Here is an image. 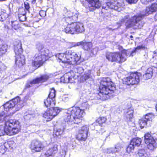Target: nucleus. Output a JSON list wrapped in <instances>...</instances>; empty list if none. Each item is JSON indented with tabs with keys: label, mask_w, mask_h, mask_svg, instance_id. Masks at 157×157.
Instances as JSON below:
<instances>
[{
	"label": "nucleus",
	"mask_w": 157,
	"mask_h": 157,
	"mask_svg": "<svg viewBox=\"0 0 157 157\" xmlns=\"http://www.w3.org/2000/svg\"><path fill=\"white\" fill-rule=\"evenodd\" d=\"M89 101H84L82 106L84 108L81 109L78 107H73L68 109L66 112L65 120L69 125L74 124H78L82 121V118L84 115L85 109H89L90 105Z\"/></svg>",
	"instance_id": "nucleus-1"
},
{
	"label": "nucleus",
	"mask_w": 157,
	"mask_h": 157,
	"mask_svg": "<svg viewBox=\"0 0 157 157\" xmlns=\"http://www.w3.org/2000/svg\"><path fill=\"white\" fill-rule=\"evenodd\" d=\"M155 12H157V3L152 4L151 6L147 7L144 11L139 14L132 17L130 19L129 26L135 29H141L144 24L142 20L144 16Z\"/></svg>",
	"instance_id": "nucleus-2"
},
{
	"label": "nucleus",
	"mask_w": 157,
	"mask_h": 157,
	"mask_svg": "<svg viewBox=\"0 0 157 157\" xmlns=\"http://www.w3.org/2000/svg\"><path fill=\"white\" fill-rule=\"evenodd\" d=\"M100 83V92L98 94L97 98L102 100H105L111 96V94L115 90V87L108 78H103Z\"/></svg>",
	"instance_id": "nucleus-3"
},
{
	"label": "nucleus",
	"mask_w": 157,
	"mask_h": 157,
	"mask_svg": "<svg viewBox=\"0 0 157 157\" xmlns=\"http://www.w3.org/2000/svg\"><path fill=\"white\" fill-rule=\"evenodd\" d=\"M19 122L15 120L10 119L4 122L3 125H0V136L6 133L12 136L17 133L20 130Z\"/></svg>",
	"instance_id": "nucleus-4"
},
{
	"label": "nucleus",
	"mask_w": 157,
	"mask_h": 157,
	"mask_svg": "<svg viewBox=\"0 0 157 157\" xmlns=\"http://www.w3.org/2000/svg\"><path fill=\"white\" fill-rule=\"evenodd\" d=\"M38 51L33 57V65L36 67L42 66L44 61L48 58V50L40 45L38 49Z\"/></svg>",
	"instance_id": "nucleus-5"
},
{
	"label": "nucleus",
	"mask_w": 157,
	"mask_h": 157,
	"mask_svg": "<svg viewBox=\"0 0 157 157\" xmlns=\"http://www.w3.org/2000/svg\"><path fill=\"white\" fill-rule=\"evenodd\" d=\"M128 51L124 50L121 53H108L106 56V58L111 62L122 63L126 60V57L129 55Z\"/></svg>",
	"instance_id": "nucleus-6"
},
{
	"label": "nucleus",
	"mask_w": 157,
	"mask_h": 157,
	"mask_svg": "<svg viewBox=\"0 0 157 157\" xmlns=\"http://www.w3.org/2000/svg\"><path fill=\"white\" fill-rule=\"evenodd\" d=\"M85 31L82 23L79 22L68 23L67 27L64 29L66 33L74 34L82 33Z\"/></svg>",
	"instance_id": "nucleus-7"
},
{
	"label": "nucleus",
	"mask_w": 157,
	"mask_h": 157,
	"mask_svg": "<svg viewBox=\"0 0 157 157\" xmlns=\"http://www.w3.org/2000/svg\"><path fill=\"white\" fill-rule=\"evenodd\" d=\"M67 63L71 64H78L81 58V54L78 56L76 53L71 50H67L65 52Z\"/></svg>",
	"instance_id": "nucleus-8"
},
{
	"label": "nucleus",
	"mask_w": 157,
	"mask_h": 157,
	"mask_svg": "<svg viewBox=\"0 0 157 157\" xmlns=\"http://www.w3.org/2000/svg\"><path fill=\"white\" fill-rule=\"evenodd\" d=\"M123 6L124 4L121 2H119L117 1L110 0L109 2L104 4L102 8L107 10L108 9H111L120 11L123 10Z\"/></svg>",
	"instance_id": "nucleus-9"
},
{
	"label": "nucleus",
	"mask_w": 157,
	"mask_h": 157,
	"mask_svg": "<svg viewBox=\"0 0 157 157\" xmlns=\"http://www.w3.org/2000/svg\"><path fill=\"white\" fill-rule=\"evenodd\" d=\"M19 99L18 98H15L11 100L6 102L4 105L0 107V122L2 121L5 114V113L3 111V109L7 111L10 109L12 108L16 105Z\"/></svg>",
	"instance_id": "nucleus-10"
},
{
	"label": "nucleus",
	"mask_w": 157,
	"mask_h": 157,
	"mask_svg": "<svg viewBox=\"0 0 157 157\" xmlns=\"http://www.w3.org/2000/svg\"><path fill=\"white\" fill-rule=\"evenodd\" d=\"M140 76L141 74L140 73H131L129 76L123 78V82L128 85L137 84L140 82Z\"/></svg>",
	"instance_id": "nucleus-11"
},
{
	"label": "nucleus",
	"mask_w": 157,
	"mask_h": 157,
	"mask_svg": "<svg viewBox=\"0 0 157 157\" xmlns=\"http://www.w3.org/2000/svg\"><path fill=\"white\" fill-rule=\"evenodd\" d=\"M155 116L152 113L146 114L139 120V124L141 128L147 126H150L151 122L154 118Z\"/></svg>",
	"instance_id": "nucleus-12"
},
{
	"label": "nucleus",
	"mask_w": 157,
	"mask_h": 157,
	"mask_svg": "<svg viewBox=\"0 0 157 157\" xmlns=\"http://www.w3.org/2000/svg\"><path fill=\"white\" fill-rule=\"evenodd\" d=\"M60 112V110L58 107H51L48 109L43 114V117L50 121L56 116Z\"/></svg>",
	"instance_id": "nucleus-13"
},
{
	"label": "nucleus",
	"mask_w": 157,
	"mask_h": 157,
	"mask_svg": "<svg viewBox=\"0 0 157 157\" xmlns=\"http://www.w3.org/2000/svg\"><path fill=\"white\" fill-rule=\"evenodd\" d=\"M89 128L87 125H85L82 127L79 131L78 134L77 138L79 140L85 141L87 139Z\"/></svg>",
	"instance_id": "nucleus-14"
},
{
	"label": "nucleus",
	"mask_w": 157,
	"mask_h": 157,
	"mask_svg": "<svg viewBox=\"0 0 157 157\" xmlns=\"http://www.w3.org/2000/svg\"><path fill=\"white\" fill-rule=\"evenodd\" d=\"M44 146L42 142L39 140H34L31 143V148L36 152H39L43 150Z\"/></svg>",
	"instance_id": "nucleus-15"
},
{
	"label": "nucleus",
	"mask_w": 157,
	"mask_h": 157,
	"mask_svg": "<svg viewBox=\"0 0 157 157\" xmlns=\"http://www.w3.org/2000/svg\"><path fill=\"white\" fill-rule=\"evenodd\" d=\"M88 3V6L89 10L91 11H93L96 8H100L101 6V4L99 0H86Z\"/></svg>",
	"instance_id": "nucleus-16"
},
{
	"label": "nucleus",
	"mask_w": 157,
	"mask_h": 157,
	"mask_svg": "<svg viewBox=\"0 0 157 157\" xmlns=\"http://www.w3.org/2000/svg\"><path fill=\"white\" fill-rule=\"evenodd\" d=\"M75 75L72 71L66 73L63 76V77H62L61 80H63V82L66 83H73L74 79V78Z\"/></svg>",
	"instance_id": "nucleus-17"
},
{
	"label": "nucleus",
	"mask_w": 157,
	"mask_h": 157,
	"mask_svg": "<svg viewBox=\"0 0 157 157\" xmlns=\"http://www.w3.org/2000/svg\"><path fill=\"white\" fill-rule=\"evenodd\" d=\"M49 78V76L47 75H44L41 76L40 77L37 78L31 81L30 84L27 85L26 86L29 87L32 86L33 84L43 82L46 81Z\"/></svg>",
	"instance_id": "nucleus-18"
},
{
	"label": "nucleus",
	"mask_w": 157,
	"mask_h": 157,
	"mask_svg": "<svg viewBox=\"0 0 157 157\" xmlns=\"http://www.w3.org/2000/svg\"><path fill=\"white\" fill-rule=\"evenodd\" d=\"M13 49L15 56L21 55L23 52V49L21 42L19 40L15 41L14 43Z\"/></svg>",
	"instance_id": "nucleus-19"
},
{
	"label": "nucleus",
	"mask_w": 157,
	"mask_h": 157,
	"mask_svg": "<svg viewBox=\"0 0 157 157\" xmlns=\"http://www.w3.org/2000/svg\"><path fill=\"white\" fill-rule=\"evenodd\" d=\"M78 13L77 11L74 10L72 11H70L68 13V16L66 18V21L67 23H69V21L76 20Z\"/></svg>",
	"instance_id": "nucleus-20"
},
{
	"label": "nucleus",
	"mask_w": 157,
	"mask_h": 157,
	"mask_svg": "<svg viewBox=\"0 0 157 157\" xmlns=\"http://www.w3.org/2000/svg\"><path fill=\"white\" fill-rule=\"evenodd\" d=\"M122 147L121 145L120 144H118L115 146L114 147H110L106 149L105 152L108 154L118 152L121 150Z\"/></svg>",
	"instance_id": "nucleus-21"
},
{
	"label": "nucleus",
	"mask_w": 157,
	"mask_h": 157,
	"mask_svg": "<svg viewBox=\"0 0 157 157\" xmlns=\"http://www.w3.org/2000/svg\"><path fill=\"white\" fill-rule=\"evenodd\" d=\"M157 70V68L155 67H149L146 71L145 74L144 75V78L146 79L150 78L152 76L153 72Z\"/></svg>",
	"instance_id": "nucleus-22"
},
{
	"label": "nucleus",
	"mask_w": 157,
	"mask_h": 157,
	"mask_svg": "<svg viewBox=\"0 0 157 157\" xmlns=\"http://www.w3.org/2000/svg\"><path fill=\"white\" fill-rule=\"evenodd\" d=\"M133 112V109L131 107L125 111L124 113V117L127 121H130L131 119L132 118Z\"/></svg>",
	"instance_id": "nucleus-23"
},
{
	"label": "nucleus",
	"mask_w": 157,
	"mask_h": 157,
	"mask_svg": "<svg viewBox=\"0 0 157 157\" xmlns=\"http://www.w3.org/2000/svg\"><path fill=\"white\" fill-rule=\"evenodd\" d=\"M16 57L15 63L19 67H21L25 64V58L24 56L22 55L16 56Z\"/></svg>",
	"instance_id": "nucleus-24"
},
{
	"label": "nucleus",
	"mask_w": 157,
	"mask_h": 157,
	"mask_svg": "<svg viewBox=\"0 0 157 157\" xmlns=\"http://www.w3.org/2000/svg\"><path fill=\"white\" fill-rule=\"evenodd\" d=\"M57 152V146L56 145H54L49 148L46 152L45 155L49 156L52 157Z\"/></svg>",
	"instance_id": "nucleus-25"
},
{
	"label": "nucleus",
	"mask_w": 157,
	"mask_h": 157,
	"mask_svg": "<svg viewBox=\"0 0 157 157\" xmlns=\"http://www.w3.org/2000/svg\"><path fill=\"white\" fill-rule=\"evenodd\" d=\"M151 140H149L148 143L145 142L147 145V147L148 149L152 150L156 147L157 143L156 140L154 139L153 137H151Z\"/></svg>",
	"instance_id": "nucleus-26"
},
{
	"label": "nucleus",
	"mask_w": 157,
	"mask_h": 157,
	"mask_svg": "<svg viewBox=\"0 0 157 157\" xmlns=\"http://www.w3.org/2000/svg\"><path fill=\"white\" fill-rule=\"evenodd\" d=\"M147 49V47L144 45H141L138 46L134 49L133 51H132L131 52H129V51H128V52H129V55H128V56H133V55H134L135 54L136 52H138L140 50H145Z\"/></svg>",
	"instance_id": "nucleus-27"
},
{
	"label": "nucleus",
	"mask_w": 157,
	"mask_h": 157,
	"mask_svg": "<svg viewBox=\"0 0 157 157\" xmlns=\"http://www.w3.org/2000/svg\"><path fill=\"white\" fill-rule=\"evenodd\" d=\"M50 98H48L44 100V104L47 107L51 106V107H53L55 104V100H51Z\"/></svg>",
	"instance_id": "nucleus-28"
},
{
	"label": "nucleus",
	"mask_w": 157,
	"mask_h": 157,
	"mask_svg": "<svg viewBox=\"0 0 157 157\" xmlns=\"http://www.w3.org/2000/svg\"><path fill=\"white\" fill-rule=\"evenodd\" d=\"M64 53H59L56 55V57L58 58L62 63H67V59L66 58V56L64 57Z\"/></svg>",
	"instance_id": "nucleus-29"
},
{
	"label": "nucleus",
	"mask_w": 157,
	"mask_h": 157,
	"mask_svg": "<svg viewBox=\"0 0 157 157\" xmlns=\"http://www.w3.org/2000/svg\"><path fill=\"white\" fill-rule=\"evenodd\" d=\"M141 140L140 138H136L133 139L131 141V143L135 146H139L141 143Z\"/></svg>",
	"instance_id": "nucleus-30"
},
{
	"label": "nucleus",
	"mask_w": 157,
	"mask_h": 157,
	"mask_svg": "<svg viewBox=\"0 0 157 157\" xmlns=\"http://www.w3.org/2000/svg\"><path fill=\"white\" fill-rule=\"evenodd\" d=\"M82 44L81 45L83 46V48L86 50H89L92 47V44L91 42H83L82 41Z\"/></svg>",
	"instance_id": "nucleus-31"
},
{
	"label": "nucleus",
	"mask_w": 157,
	"mask_h": 157,
	"mask_svg": "<svg viewBox=\"0 0 157 157\" xmlns=\"http://www.w3.org/2000/svg\"><path fill=\"white\" fill-rule=\"evenodd\" d=\"M72 71L73 72L77 73L79 74H81L83 73L84 71V69L82 67L78 66H76L75 67L73 70Z\"/></svg>",
	"instance_id": "nucleus-32"
},
{
	"label": "nucleus",
	"mask_w": 157,
	"mask_h": 157,
	"mask_svg": "<svg viewBox=\"0 0 157 157\" xmlns=\"http://www.w3.org/2000/svg\"><path fill=\"white\" fill-rule=\"evenodd\" d=\"M8 46L6 44H4L0 48V56L5 54L7 52Z\"/></svg>",
	"instance_id": "nucleus-33"
},
{
	"label": "nucleus",
	"mask_w": 157,
	"mask_h": 157,
	"mask_svg": "<svg viewBox=\"0 0 157 157\" xmlns=\"http://www.w3.org/2000/svg\"><path fill=\"white\" fill-rule=\"evenodd\" d=\"M139 157H148V155L145 150L144 149L139 150L138 153Z\"/></svg>",
	"instance_id": "nucleus-34"
},
{
	"label": "nucleus",
	"mask_w": 157,
	"mask_h": 157,
	"mask_svg": "<svg viewBox=\"0 0 157 157\" xmlns=\"http://www.w3.org/2000/svg\"><path fill=\"white\" fill-rule=\"evenodd\" d=\"M12 27L13 29L17 30L20 28L19 22L17 21H11Z\"/></svg>",
	"instance_id": "nucleus-35"
},
{
	"label": "nucleus",
	"mask_w": 157,
	"mask_h": 157,
	"mask_svg": "<svg viewBox=\"0 0 157 157\" xmlns=\"http://www.w3.org/2000/svg\"><path fill=\"white\" fill-rule=\"evenodd\" d=\"M55 92L56 91L55 89L53 88H52L50 92L48 98H50L51 99V100H55V98L56 96Z\"/></svg>",
	"instance_id": "nucleus-36"
},
{
	"label": "nucleus",
	"mask_w": 157,
	"mask_h": 157,
	"mask_svg": "<svg viewBox=\"0 0 157 157\" xmlns=\"http://www.w3.org/2000/svg\"><path fill=\"white\" fill-rule=\"evenodd\" d=\"M66 116V114L64 116V120L65 122V124H66V126L65 127H64L63 128V129H58V131L59 132V135H60L62 134H63V132H64V130L66 128H67V127L68 126H70L72 124H70V125H69V124H67V122H66L65 121V116Z\"/></svg>",
	"instance_id": "nucleus-37"
},
{
	"label": "nucleus",
	"mask_w": 157,
	"mask_h": 157,
	"mask_svg": "<svg viewBox=\"0 0 157 157\" xmlns=\"http://www.w3.org/2000/svg\"><path fill=\"white\" fill-rule=\"evenodd\" d=\"M98 48L97 47L92 49L90 50V55L92 56H95L97 53Z\"/></svg>",
	"instance_id": "nucleus-38"
},
{
	"label": "nucleus",
	"mask_w": 157,
	"mask_h": 157,
	"mask_svg": "<svg viewBox=\"0 0 157 157\" xmlns=\"http://www.w3.org/2000/svg\"><path fill=\"white\" fill-rule=\"evenodd\" d=\"M17 98H18L19 99V100H18L17 102L16 103V104L18 109H19L24 106V102L20 100L19 97H18Z\"/></svg>",
	"instance_id": "nucleus-39"
},
{
	"label": "nucleus",
	"mask_w": 157,
	"mask_h": 157,
	"mask_svg": "<svg viewBox=\"0 0 157 157\" xmlns=\"http://www.w3.org/2000/svg\"><path fill=\"white\" fill-rule=\"evenodd\" d=\"M135 147V146L131 143H130L127 148V151L128 153L134 150Z\"/></svg>",
	"instance_id": "nucleus-40"
},
{
	"label": "nucleus",
	"mask_w": 157,
	"mask_h": 157,
	"mask_svg": "<svg viewBox=\"0 0 157 157\" xmlns=\"http://www.w3.org/2000/svg\"><path fill=\"white\" fill-rule=\"evenodd\" d=\"M151 137H153L151 136L150 134L147 133L145 134L144 136V141L145 142L148 143L149 140H151Z\"/></svg>",
	"instance_id": "nucleus-41"
},
{
	"label": "nucleus",
	"mask_w": 157,
	"mask_h": 157,
	"mask_svg": "<svg viewBox=\"0 0 157 157\" xmlns=\"http://www.w3.org/2000/svg\"><path fill=\"white\" fill-rule=\"evenodd\" d=\"M0 14L4 20L8 17V15L6 13V11L4 10L0 12Z\"/></svg>",
	"instance_id": "nucleus-42"
},
{
	"label": "nucleus",
	"mask_w": 157,
	"mask_h": 157,
	"mask_svg": "<svg viewBox=\"0 0 157 157\" xmlns=\"http://www.w3.org/2000/svg\"><path fill=\"white\" fill-rule=\"evenodd\" d=\"M106 120V119L105 117H100L98 118L97 120V122L100 124L105 122Z\"/></svg>",
	"instance_id": "nucleus-43"
},
{
	"label": "nucleus",
	"mask_w": 157,
	"mask_h": 157,
	"mask_svg": "<svg viewBox=\"0 0 157 157\" xmlns=\"http://www.w3.org/2000/svg\"><path fill=\"white\" fill-rule=\"evenodd\" d=\"M25 14V13H24L22 14L19 15L18 17L20 21L23 22L25 21L26 17Z\"/></svg>",
	"instance_id": "nucleus-44"
},
{
	"label": "nucleus",
	"mask_w": 157,
	"mask_h": 157,
	"mask_svg": "<svg viewBox=\"0 0 157 157\" xmlns=\"http://www.w3.org/2000/svg\"><path fill=\"white\" fill-rule=\"evenodd\" d=\"M32 115L29 113H25L24 114V118L26 120H28L30 119Z\"/></svg>",
	"instance_id": "nucleus-45"
},
{
	"label": "nucleus",
	"mask_w": 157,
	"mask_h": 157,
	"mask_svg": "<svg viewBox=\"0 0 157 157\" xmlns=\"http://www.w3.org/2000/svg\"><path fill=\"white\" fill-rule=\"evenodd\" d=\"M91 78V76L90 74L89 73L84 74L83 76V79H84L85 81H86L88 79L90 78Z\"/></svg>",
	"instance_id": "nucleus-46"
},
{
	"label": "nucleus",
	"mask_w": 157,
	"mask_h": 157,
	"mask_svg": "<svg viewBox=\"0 0 157 157\" xmlns=\"http://www.w3.org/2000/svg\"><path fill=\"white\" fill-rule=\"evenodd\" d=\"M82 41L78 42L77 43H72L71 44V47H76L81 45V44H82Z\"/></svg>",
	"instance_id": "nucleus-47"
},
{
	"label": "nucleus",
	"mask_w": 157,
	"mask_h": 157,
	"mask_svg": "<svg viewBox=\"0 0 157 157\" xmlns=\"http://www.w3.org/2000/svg\"><path fill=\"white\" fill-rule=\"evenodd\" d=\"M24 6L26 10L28 11L29 9L30 8V6L29 4L27 2H25L24 3Z\"/></svg>",
	"instance_id": "nucleus-48"
},
{
	"label": "nucleus",
	"mask_w": 157,
	"mask_h": 157,
	"mask_svg": "<svg viewBox=\"0 0 157 157\" xmlns=\"http://www.w3.org/2000/svg\"><path fill=\"white\" fill-rule=\"evenodd\" d=\"M154 0H141L142 3L144 4H147L149 2H150L151 1Z\"/></svg>",
	"instance_id": "nucleus-49"
},
{
	"label": "nucleus",
	"mask_w": 157,
	"mask_h": 157,
	"mask_svg": "<svg viewBox=\"0 0 157 157\" xmlns=\"http://www.w3.org/2000/svg\"><path fill=\"white\" fill-rule=\"evenodd\" d=\"M138 0H126L127 2L129 4L135 3Z\"/></svg>",
	"instance_id": "nucleus-50"
},
{
	"label": "nucleus",
	"mask_w": 157,
	"mask_h": 157,
	"mask_svg": "<svg viewBox=\"0 0 157 157\" xmlns=\"http://www.w3.org/2000/svg\"><path fill=\"white\" fill-rule=\"evenodd\" d=\"M153 57H155L157 60V50H156L154 52V55Z\"/></svg>",
	"instance_id": "nucleus-51"
},
{
	"label": "nucleus",
	"mask_w": 157,
	"mask_h": 157,
	"mask_svg": "<svg viewBox=\"0 0 157 157\" xmlns=\"http://www.w3.org/2000/svg\"><path fill=\"white\" fill-rule=\"evenodd\" d=\"M60 41L56 39L54 40V43L55 44H59Z\"/></svg>",
	"instance_id": "nucleus-52"
},
{
	"label": "nucleus",
	"mask_w": 157,
	"mask_h": 157,
	"mask_svg": "<svg viewBox=\"0 0 157 157\" xmlns=\"http://www.w3.org/2000/svg\"><path fill=\"white\" fill-rule=\"evenodd\" d=\"M128 15H126L124 17V19L125 20H124L123 19H122L121 22H125L126 21V19H127L128 18Z\"/></svg>",
	"instance_id": "nucleus-53"
},
{
	"label": "nucleus",
	"mask_w": 157,
	"mask_h": 157,
	"mask_svg": "<svg viewBox=\"0 0 157 157\" xmlns=\"http://www.w3.org/2000/svg\"><path fill=\"white\" fill-rule=\"evenodd\" d=\"M31 32L30 31H29L28 32H26L25 34V35L26 36H30L31 35Z\"/></svg>",
	"instance_id": "nucleus-54"
},
{
	"label": "nucleus",
	"mask_w": 157,
	"mask_h": 157,
	"mask_svg": "<svg viewBox=\"0 0 157 157\" xmlns=\"http://www.w3.org/2000/svg\"><path fill=\"white\" fill-rule=\"evenodd\" d=\"M105 132V130L104 129L101 128V129L99 130V133L102 134L103 132Z\"/></svg>",
	"instance_id": "nucleus-55"
},
{
	"label": "nucleus",
	"mask_w": 157,
	"mask_h": 157,
	"mask_svg": "<svg viewBox=\"0 0 157 157\" xmlns=\"http://www.w3.org/2000/svg\"><path fill=\"white\" fill-rule=\"evenodd\" d=\"M68 99H69L68 97H65L63 99V100L64 101H67L68 100Z\"/></svg>",
	"instance_id": "nucleus-56"
},
{
	"label": "nucleus",
	"mask_w": 157,
	"mask_h": 157,
	"mask_svg": "<svg viewBox=\"0 0 157 157\" xmlns=\"http://www.w3.org/2000/svg\"><path fill=\"white\" fill-rule=\"evenodd\" d=\"M55 135L57 136H59V132L58 131V130L57 129V130L56 132V133H55Z\"/></svg>",
	"instance_id": "nucleus-57"
},
{
	"label": "nucleus",
	"mask_w": 157,
	"mask_h": 157,
	"mask_svg": "<svg viewBox=\"0 0 157 157\" xmlns=\"http://www.w3.org/2000/svg\"><path fill=\"white\" fill-rule=\"evenodd\" d=\"M4 20V19H3V18L1 16V14H0V21H2Z\"/></svg>",
	"instance_id": "nucleus-58"
},
{
	"label": "nucleus",
	"mask_w": 157,
	"mask_h": 157,
	"mask_svg": "<svg viewBox=\"0 0 157 157\" xmlns=\"http://www.w3.org/2000/svg\"><path fill=\"white\" fill-rule=\"evenodd\" d=\"M45 13H45H46V12H45V11H44L42 10V11H40V15H41V13Z\"/></svg>",
	"instance_id": "nucleus-59"
},
{
	"label": "nucleus",
	"mask_w": 157,
	"mask_h": 157,
	"mask_svg": "<svg viewBox=\"0 0 157 157\" xmlns=\"http://www.w3.org/2000/svg\"><path fill=\"white\" fill-rule=\"evenodd\" d=\"M36 0H33L32 1V3H35L36 2Z\"/></svg>",
	"instance_id": "nucleus-60"
},
{
	"label": "nucleus",
	"mask_w": 157,
	"mask_h": 157,
	"mask_svg": "<svg viewBox=\"0 0 157 157\" xmlns=\"http://www.w3.org/2000/svg\"><path fill=\"white\" fill-rule=\"evenodd\" d=\"M2 88L0 86V93H1L2 92Z\"/></svg>",
	"instance_id": "nucleus-61"
},
{
	"label": "nucleus",
	"mask_w": 157,
	"mask_h": 157,
	"mask_svg": "<svg viewBox=\"0 0 157 157\" xmlns=\"http://www.w3.org/2000/svg\"><path fill=\"white\" fill-rule=\"evenodd\" d=\"M130 38H131V40H132V38H133V37L131 35L130 36Z\"/></svg>",
	"instance_id": "nucleus-62"
},
{
	"label": "nucleus",
	"mask_w": 157,
	"mask_h": 157,
	"mask_svg": "<svg viewBox=\"0 0 157 157\" xmlns=\"http://www.w3.org/2000/svg\"><path fill=\"white\" fill-rule=\"evenodd\" d=\"M6 0H0V2H3L6 1Z\"/></svg>",
	"instance_id": "nucleus-63"
},
{
	"label": "nucleus",
	"mask_w": 157,
	"mask_h": 157,
	"mask_svg": "<svg viewBox=\"0 0 157 157\" xmlns=\"http://www.w3.org/2000/svg\"><path fill=\"white\" fill-rule=\"evenodd\" d=\"M156 140V143H157V138L156 139V140Z\"/></svg>",
	"instance_id": "nucleus-64"
}]
</instances>
